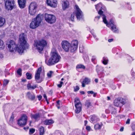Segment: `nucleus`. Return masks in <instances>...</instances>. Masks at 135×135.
<instances>
[{
    "label": "nucleus",
    "instance_id": "obj_1",
    "mask_svg": "<svg viewBox=\"0 0 135 135\" xmlns=\"http://www.w3.org/2000/svg\"><path fill=\"white\" fill-rule=\"evenodd\" d=\"M47 54V52L45 53V62L49 66L52 65L57 63L59 61L61 58L60 56L58 54L55 48L52 49L50 54L51 57L48 60H47V57L48 56Z\"/></svg>",
    "mask_w": 135,
    "mask_h": 135
},
{
    "label": "nucleus",
    "instance_id": "obj_2",
    "mask_svg": "<svg viewBox=\"0 0 135 135\" xmlns=\"http://www.w3.org/2000/svg\"><path fill=\"white\" fill-rule=\"evenodd\" d=\"M26 35L24 33H21L19 36L20 44L18 47V52L20 54L23 52L24 50L27 47L26 41Z\"/></svg>",
    "mask_w": 135,
    "mask_h": 135
},
{
    "label": "nucleus",
    "instance_id": "obj_3",
    "mask_svg": "<svg viewBox=\"0 0 135 135\" xmlns=\"http://www.w3.org/2000/svg\"><path fill=\"white\" fill-rule=\"evenodd\" d=\"M42 21V14H38L36 17L34 18L31 23L30 27L32 29H35L41 25Z\"/></svg>",
    "mask_w": 135,
    "mask_h": 135
},
{
    "label": "nucleus",
    "instance_id": "obj_4",
    "mask_svg": "<svg viewBox=\"0 0 135 135\" xmlns=\"http://www.w3.org/2000/svg\"><path fill=\"white\" fill-rule=\"evenodd\" d=\"M102 16L103 21L104 23L106 25L107 27H110L111 30L114 32H117L118 31V30L116 28V26L114 24V22L113 20H111L108 23L106 19V16L104 15H103Z\"/></svg>",
    "mask_w": 135,
    "mask_h": 135
},
{
    "label": "nucleus",
    "instance_id": "obj_5",
    "mask_svg": "<svg viewBox=\"0 0 135 135\" xmlns=\"http://www.w3.org/2000/svg\"><path fill=\"white\" fill-rule=\"evenodd\" d=\"M6 9L8 11H11L16 7L14 0H4Z\"/></svg>",
    "mask_w": 135,
    "mask_h": 135
},
{
    "label": "nucleus",
    "instance_id": "obj_6",
    "mask_svg": "<svg viewBox=\"0 0 135 135\" xmlns=\"http://www.w3.org/2000/svg\"><path fill=\"white\" fill-rule=\"evenodd\" d=\"M38 5L35 2H31L28 7V12L30 15H34L35 14Z\"/></svg>",
    "mask_w": 135,
    "mask_h": 135
},
{
    "label": "nucleus",
    "instance_id": "obj_7",
    "mask_svg": "<svg viewBox=\"0 0 135 135\" xmlns=\"http://www.w3.org/2000/svg\"><path fill=\"white\" fill-rule=\"evenodd\" d=\"M6 44L8 45V48L10 52H13L14 51L16 50L18 51V47L19 45L18 44L17 45L13 41L10 40L7 42Z\"/></svg>",
    "mask_w": 135,
    "mask_h": 135
},
{
    "label": "nucleus",
    "instance_id": "obj_8",
    "mask_svg": "<svg viewBox=\"0 0 135 135\" xmlns=\"http://www.w3.org/2000/svg\"><path fill=\"white\" fill-rule=\"evenodd\" d=\"M45 18L47 22L50 24L54 23L56 20V17L55 15L47 13L45 14Z\"/></svg>",
    "mask_w": 135,
    "mask_h": 135
},
{
    "label": "nucleus",
    "instance_id": "obj_9",
    "mask_svg": "<svg viewBox=\"0 0 135 135\" xmlns=\"http://www.w3.org/2000/svg\"><path fill=\"white\" fill-rule=\"evenodd\" d=\"M126 100L124 98H118L114 100V104L116 107H121L126 103Z\"/></svg>",
    "mask_w": 135,
    "mask_h": 135
},
{
    "label": "nucleus",
    "instance_id": "obj_10",
    "mask_svg": "<svg viewBox=\"0 0 135 135\" xmlns=\"http://www.w3.org/2000/svg\"><path fill=\"white\" fill-rule=\"evenodd\" d=\"M74 102L76 108L75 112L76 113H79L81 110V104L79 101V98H76L75 99Z\"/></svg>",
    "mask_w": 135,
    "mask_h": 135
},
{
    "label": "nucleus",
    "instance_id": "obj_11",
    "mask_svg": "<svg viewBox=\"0 0 135 135\" xmlns=\"http://www.w3.org/2000/svg\"><path fill=\"white\" fill-rule=\"evenodd\" d=\"M75 7V10L74 13L75 14L77 19L79 20H80L83 18V12L78 5H76Z\"/></svg>",
    "mask_w": 135,
    "mask_h": 135
},
{
    "label": "nucleus",
    "instance_id": "obj_12",
    "mask_svg": "<svg viewBox=\"0 0 135 135\" xmlns=\"http://www.w3.org/2000/svg\"><path fill=\"white\" fill-rule=\"evenodd\" d=\"M78 42L77 40L72 41L70 44V52H73L75 51L78 47Z\"/></svg>",
    "mask_w": 135,
    "mask_h": 135
},
{
    "label": "nucleus",
    "instance_id": "obj_13",
    "mask_svg": "<svg viewBox=\"0 0 135 135\" xmlns=\"http://www.w3.org/2000/svg\"><path fill=\"white\" fill-rule=\"evenodd\" d=\"M27 116L25 114L23 115L21 118L18 121V124L20 126H25L27 121Z\"/></svg>",
    "mask_w": 135,
    "mask_h": 135
},
{
    "label": "nucleus",
    "instance_id": "obj_14",
    "mask_svg": "<svg viewBox=\"0 0 135 135\" xmlns=\"http://www.w3.org/2000/svg\"><path fill=\"white\" fill-rule=\"evenodd\" d=\"M95 8L97 11H98L99 9V11L98 12V14L100 15L102 17V15H103V11L102 10H105L106 9V8L103 5H102L101 3H99L95 5Z\"/></svg>",
    "mask_w": 135,
    "mask_h": 135
},
{
    "label": "nucleus",
    "instance_id": "obj_15",
    "mask_svg": "<svg viewBox=\"0 0 135 135\" xmlns=\"http://www.w3.org/2000/svg\"><path fill=\"white\" fill-rule=\"evenodd\" d=\"M62 48L66 52L70 51V44L68 41L64 40L61 42Z\"/></svg>",
    "mask_w": 135,
    "mask_h": 135
},
{
    "label": "nucleus",
    "instance_id": "obj_16",
    "mask_svg": "<svg viewBox=\"0 0 135 135\" xmlns=\"http://www.w3.org/2000/svg\"><path fill=\"white\" fill-rule=\"evenodd\" d=\"M34 46L40 53H42L41 51L42 50V41H35Z\"/></svg>",
    "mask_w": 135,
    "mask_h": 135
},
{
    "label": "nucleus",
    "instance_id": "obj_17",
    "mask_svg": "<svg viewBox=\"0 0 135 135\" xmlns=\"http://www.w3.org/2000/svg\"><path fill=\"white\" fill-rule=\"evenodd\" d=\"M41 70L42 68L41 67H40L38 69L35 74V80L38 83H40L41 82V81L40 80V73Z\"/></svg>",
    "mask_w": 135,
    "mask_h": 135
},
{
    "label": "nucleus",
    "instance_id": "obj_18",
    "mask_svg": "<svg viewBox=\"0 0 135 135\" xmlns=\"http://www.w3.org/2000/svg\"><path fill=\"white\" fill-rule=\"evenodd\" d=\"M46 3L48 6L55 8L57 5L56 0H46Z\"/></svg>",
    "mask_w": 135,
    "mask_h": 135
},
{
    "label": "nucleus",
    "instance_id": "obj_19",
    "mask_svg": "<svg viewBox=\"0 0 135 135\" xmlns=\"http://www.w3.org/2000/svg\"><path fill=\"white\" fill-rule=\"evenodd\" d=\"M99 119L97 116L93 115L90 117V121L92 123H95L99 121Z\"/></svg>",
    "mask_w": 135,
    "mask_h": 135
},
{
    "label": "nucleus",
    "instance_id": "obj_20",
    "mask_svg": "<svg viewBox=\"0 0 135 135\" xmlns=\"http://www.w3.org/2000/svg\"><path fill=\"white\" fill-rule=\"evenodd\" d=\"M18 3L20 7L21 8H23L25 6L26 0H18Z\"/></svg>",
    "mask_w": 135,
    "mask_h": 135
},
{
    "label": "nucleus",
    "instance_id": "obj_21",
    "mask_svg": "<svg viewBox=\"0 0 135 135\" xmlns=\"http://www.w3.org/2000/svg\"><path fill=\"white\" fill-rule=\"evenodd\" d=\"M90 82V79L88 78H86L81 83L83 87L85 86V84H88Z\"/></svg>",
    "mask_w": 135,
    "mask_h": 135
},
{
    "label": "nucleus",
    "instance_id": "obj_22",
    "mask_svg": "<svg viewBox=\"0 0 135 135\" xmlns=\"http://www.w3.org/2000/svg\"><path fill=\"white\" fill-rule=\"evenodd\" d=\"M69 2L67 1H64L62 4V9L65 10L66 9L69 7Z\"/></svg>",
    "mask_w": 135,
    "mask_h": 135
},
{
    "label": "nucleus",
    "instance_id": "obj_23",
    "mask_svg": "<svg viewBox=\"0 0 135 135\" xmlns=\"http://www.w3.org/2000/svg\"><path fill=\"white\" fill-rule=\"evenodd\" d=\"M31 117L32 118H33L36 120H38L40 119V115L39 114H31Z\"/></svg>",
    "mask_w": 135,
    "mask_h": 135
},
{
    "label": "nucleus",
    "instance_id": "obj_24",
    "mask_svg": "<svg viewBox=\"0 0 135 135\" xmlns=\"http://www.w3.org/2000/svg\"><path fill=\"white\" fill-rule=\"evenodd\" d=\"M103 126L102 123H101L100 124H97L94 125V129L97 130L100 129Z\"/></svg>",
    "mask_w": 135,
    "mask_h": 135
},
{
    "label": "nucleus",
    "instance_id": "obj_25",
    "mask_svg": "<svg viewBox=\"0 0 135 135\" xmlns=\"http://www.w3.org/2000/svg\"><path fill=\"white\" fill-rule=\"evenodd\" d=\"M54 121L52 119L46 120L44 122V124L46 125H50L53 123Z\"/></svg>",
    "mask_w": 135,
    "mask_h": 135
},
{
    "label": "nucleus",
    "instance_id": "obj_26",
    "mask_svg": "<svg viewBox=\"0 0 135 135\" xmlns=\"http://www.w3.org/2000/svg\"><path fill=\"white\" fill-rule=\"evenodd\" d=\"M27 96L30 99L34 100L35 98V96L34 94H31L30 92L27 93Z\"/></svg>",
    "mask_w": 135,
    "mask_h": 135
},
{
    "label": "nucleus",
    "instance_id": "obj_27",
    "mask_svg": "<svg viewBox=\"0 0 135 135\" xmlns=\"http://www.w3.org/2000/svg\"><path fill=\"white\" fill-rule=\"evenodd\" d=\"M5 22L4 18L0 16V27L2 26Z\"/></svg>",
    "mask_w": 135,
    "mask_h": 135
},
{
    "label": "nucleus",
    "instance_id": "obj_28",
    "mask_svg": "<svg viewBox=\"0 0 135 135\" xmlns=\"http://www.w3.org/2000/svg\"><path fill=\"white\" fill-rule=\"evenodd\" d=\"M27 86L28 89H33L36 87V85H31L30 84H28Z\"/></svg>",
    "mask_w": 135,
    "mask_h": 135
},
{
    "label": "nucleus",
    "instance_id": "obj_29",
    "mask_svg": "<svg viewBox=\"0 0 135 135\" xmlns=\"http://www.w3.org/2000/svg\"><path fill=\"white\" fill-rule=\"evenodd\" d=\"M5 47V45L3 41L0 39V49H3Z\"/></svg>",
    "mask_w": 135,
    "mask_h": 135
},
{
    "label": "nucleus",
    "instance_id": "obj_30",
    "mask_svg": "<svg viewBox=\"0 0 135 135\" xmlns=\"http://www.w3.org/2000/svg\"><path fill=\"white\" fill-rule=\"evenodd\" d=\"M109 109L111 111L112 114H115L116 112V109L113 107H110L109 108Z\"/></svg>",
    "mask_w": 135,
    "mask_h": 135
},
{
    "label": "nucleus",
    "instance_id": "obj_31",
    "mask_svg": "<svg viewBox=\"0 0 135 135\" xmlns=\"http://www.w3.org/2000/svg\"><path fill=\"white\" fill-rule=\"evenodd\" d=\"M39 130L40 131V135H42V124H40L38 126Z\"/></svg>",
    "mask_w": 135,
    "mask_h": 135
},
{
    "label": "nucleus",
    "instance_id": "obj_32",
    "mask_svg": "<svg viewBox=\"0 0 135 135\" xmlns=\"http://www.w3.org/2000/svg\"><path fill=\"white\" fill-rule=\"evenodd\" d=\"M27 78L28 79H30L32 78V75L31 74L28 73H27L26 74Z\"/></svg>",
    "mask_w": 135,
    "mask_h": 135
},
{
    "label": "nucleus",
    "instance_id": "obj_33",
    "mask_svg": "<svg viewBox=\"0 0 135 135\" xmlns=\"http://www.w3.org/2000/svg\"><path fill=\"white\" fill-rule=\"evenodd\" d=\"M103 60L102 62L103 64L105 65L107 64L108 61V59L107 58H105L104 57L103 58Z\"/></svg>",
    "mask_w": 135,
    "mask_h": 135
},
{
    "label": "nucleus",
    "instance_id": "obj_34",
    "mask_svg": "<svg viewBox=\"0 0 135 135\" xmlns=\"http://www.w3.org/2000/svg\"><path fill=\"white\" fill-rule=\"evenodd\" d=\"M76 68H81L83 69L85 68V66L84 65L81 64L78 65L77 66Z\"/></svg>",
    "mask_w": 135,
    "mask_h": 135
},
{
    "label": "nucleus",
    "instance_id": "obj_35",
    "mask_svg": "<svg viewBox=\"0 0 135 135\" xmlns=\"http://www.w3.org/2000/svg\"><path fill=\"white\" fill-rule=\"evenodd\" d=\"M47 45V41L44 40H43V49L44 47H46Z\"/></svg>",
    "mask_w": 135,
    "mask_h": 135
},
{
    "label": "nucleus",
    "instance_id": "obj_36",
    "mask_svg": "<svg viewBox=\"0 0 135 135\" xmlns=\"http://www.w3.org/2000/svg\"><path fill=\"white\" fill-rule=\"evenodd\" d=\"M85 106L88 108L91 105V104L89 101H87L85 103Z\"/></svg>",
    "mask_w": 135,
    "mask_h": 135
},
{
    "label": "nucleus",
    "instance_id": "obj_37",
    "mask_svg": "<svg viewBox=\"0 0 135 135\" xmlns=\"http://www.w3.org/2000/svg\"><path fill=\"white\" fill-rule=\"evenodd\" d=\"M35 129L33 128H31L29 130V134H33L35 132Z\"/></svg>",
    "mask_w": 135,
    "mask_h": 135
},
{
    "label": "nucleus",
    "instance_id": "obj_38",
    "mask_svg": "<svg viewBox=\"0 0 135 135\" xmlns=\"http://www.w3.org/2000/svg\"><path fill=\"white\" fill-rule=\"evenodd\" d=\"M53 73V71H50L49 72L47 73V76L49 78H50L51 77V75Z\"/></svg>",
    "mask_w": 135,
    "mask_h": 135
},
{
    "label": "nucleus",
    "instance_id": "obj_39",
    "mask_svg": "<svg viewBox=\"0 0 135 135\" xmlns=\"http://www.w3.org/2000/svg\"><path fill=\"white\" fill-rule=\"evenodd\" d=\"M17 73L18 75H22L21 69L20 68L18 69L17 71Z\"/></svg>",
    "mask_w": 135,
    "mask_h": 135
},
{
    "label": "nucleus",
    "instance_id": "obj_40",
    "mask_svg": "<svg viewBox=\"0 0 135 135\" xmlns=\"http://www.w3.org/2000/svg\"><path fill=\"white\" fill-rule=\"evenodd\" d=\"M9 81L7 80H4L3 81V85L6 86L8 83Z\"/></svg>",
    "mask_w": 135,
    "mask_h": 135
},
{
    "label": "nucleus",
    "instance_id": "obj_41",
    "mask_svg": "<svg viewBox=\"0 0 135 135\" xmlns=\"http://www.w3.org/2000/svg\"><path fill=\"white\" fill-rule=\"evenodd\" d=\"M75 15V13L74 12H73L71 15V20L72 21H74Z\"/></svg>",
    "mask_w": 135,
    "mask_h": 135
},
{
    "label": "nucleus",
    "instance_id": "obj_42",
    "mask_svg": "<svg viewBox=\"0 0 135 135\" xmlns=\"http://www.w3.org/2000/svg\"><path fill=\"white\" fill-rule=\"evenodd\" d=\"M43 97L45 99L46 101L47 104H49V102L48 101L47 98V97L46 95L45 94H44Z\"/></svg>",
    "mask_w": 135,
    "mask_h": 135
},
{
    "label": "nucleus",
    "instance_id": "obj_43",
    "mask_svg": "<svg viewBox=\"0 0 135 135\" xmlns=\"http://www.w3.org/2000/svg\"><path fill=\"white\" fill-rule=\"evenodd\" d=\"M79 88L78 86H76L75 88L74 89V91H78L79 90Z\"/></svg>",
    "mask_w": 135,
    "mask_h": 135
},
{
    "label": "nucleus",
    "instance_id": "obj_44",
    "mask_svg": "<svg viewBox=\"0 0 135 135\" xmlns=\"http://www.w3.org/2000/svg\"><path fill=\"white\" fill-rule=\"evenodd\" d=\"M86 128L87 130L89 131H90L91 129L90 127L89 126H86Z\"/></svg>",
    "mask_w": 135,
    "mask_h": 135
},
{
    "label": "nucleus",
    "instance_id": "obj_45",
    "mask_svg": "<svg viewBox=\"0 0 135 135\" xmlns=\"http://www.w3.org/2000/svg\"><path fill=\"white\" fill-rule=\"evenodd\" d=\"M13 119H14L13 116V115H12L11 116V118H10V122H12L13 121Z\"/></svg>",
    "mask_w": 135,
    "mask_h": 135
},
{
    "label": "nucleus",
    "instance_id": "obj_46",
    "mask_svg": "<svg viewBox=\"0 0 135 135\" xmlns=\"http://www.w3.org/2000/svg\"><path fill=\"white\" fill-rule=\"evenodd\" d=\"M91 33L93 35V36L94 38L96 39H97V38H96V35L95 34L94 32H91Z\"/></svg>",
    "mask_w": 135,
    "mask_h": 135
},
{
    "label": "nucleus",
    "instance_id": "obj_47",
    "mask_svg": "<svg viewBox=\"0 0 135 135\" xmlns=\"http://www.w3.org/2000/svg\"><path fill=\"white\" fill-rule=\"evenodd\" d=\"M87 93L88 94H93L94 93V92L92 91H88Z\"/></svg>",
    "mask_w": 135,
    "mask_h": 135
},
{
    "label": "nucleus",
    "instance_id": "obj_48",
    "mask_svg": "<svg viewBox=\"0 0 135 135\" xmlns=\"http://www.w3.org/2000/svg\"><path fill=\"white\" fill-rule=\"evenodd\" d=\"M130 119H128L126 122V124H129L130 123Z\"/></svg>",
    "mask_w": 135,
    "mask_h": 135
},
{
    "label": "nucleus",
    "instance_id": "obj_49",
    "mask_svg": "<svg viewBox=\"0 0 135 135\" xmlns=\"http://www.w3.org/2000/svg\"><path fill=\"white\" fill-rule=\"evenodd\" d=\"M39 100H40L42 98V96L41 95H38L37 96Z\"/></svg>",
    "mask_w": 135,
    "mask_h": 135
},
{
    "label": "nucleus",
    "instance_id": "obj_50",
    "mask_svg": "<svg viewBox=\"0 0 135 135\" xmlns=\"http://www.w3.org/2000/svg\"><path fill=\"white\" fill-rule=\"evenodd\" d=\"M100 18V16H97L95 17V20H98V19H99Z\"/></svg>",
    "mask_w": 135,
    "mask_h": 135
},
{
    "label": "nucleus",
    "instance_id": "obj_51",
    "mask_svg": "<svg viewBox=\"0 0 135 135\" xmlns=\"http://www.w3.org/2000/svg\"><path fill=\"white\" fill-rule=\"evenodd\" d=\"M113 41V39H109L108 40V41L109 42H111Z\"/></svg>",
    "mask_w": 135,
    "mask_h": 135
},
{
    "label": "nucleus",
    "instance_id": "obj_52",
    "mask_svg": "<svg viewBox=\"0 0 135 135\" xmlns=\"http://www.w3.org/2000/svg\"><path fill=\"white\" fill-rule=\"evenodd\" d=\"M80 93L82 94H85V92L83 91H80Z\"/></svg>",
    "mask_w": 135,
    "mask_h": 135
},
{
    "label": "nucleus",
    "instance_id": "obj_53",
    "mask_svg": "<svg viewBox=\"0 0 135 135\" xmlns=\"http://www.w3.org/2000/svg\"><path fill=\"white\" fill-rule=\"evenodd\" d=\"M96 58V57L95 56H93L92 59V61H93Z\"/></svg>",
    "mask_w": 135,
    "mask_h": 135
},
{
    "label": "nucleus",
    "instance_id": "obj_54",
    "mask_svg": "<svg viewBox=\"0 0 135 135\" xmlns=\"http://www.w3.org/2000/svg\"><path fill=\"white\" fill-rule=\"evenodd\" d=\"M62 86V85L60 84H58L57 85V86L59 88H61Z\"/></svg>",
    "mask_w": 135,
    "mask_h": 135
},
{
    "label": "nucleus",
    "instance_id": "obj_55",
    "mask_svg": "<svg viewBox=\"0 0 135 135\" xmlns=\"http://www.w3.org/2000/svg\"><path fill=\"white\" fill-rule=\"evenodd\" d=\"M93 94V96L94 97H96V95L97 93H94V94Z\"/></svg>",
    "mask_w": 135,
    "mask_h": 135
},
{
    "label": "nucleus",
    "instance_id": "obj_56",
    "mask_svg": "<svg viewBox=\"0 0 135 135\" xmlns=\"http://www.w3.org/2000/svg\"><path fill=\"white\" fill-rule=\"evenodd\" d=\"M124 129V128L123 127H122L120 129V131L122 132L123 131Z\"/></svg>",
    "mask_w": 135,
    "mask_h": 135
},
{
    "label": "nucleus",
    "instance_id": "obj_57",
    "mask_svg": "<svg viewBox=\"0 0 135 135\" xmlns=\"http://www.w3.org/2000/svg\"><path fill=\"white\" fill-rule=\"evenodd\" d=\"M98 81V80L97 79H96L95 80V81L96 83H97Z\"/></svg>",
    "mask_w": 135,
    "mask_h": 135
},
{
    "label": "nucleus",
    "instance_id": "obj_58",
    "mask_svg": "<svg viewBox=\"0 0 135 135\" xmlns=\"http://www.w3.org/2000/svg\"><path fill=\"white\" fill-rule=\"evenodd\" d=\"M85 123V126L86 124H87V121L86 120H85L84 121Z\"/></svg>",
    "mask_w": 135,
    "mask_h": 135
},
{
    "label": "nucleus",
    "instance_id": "obj_59",
    "mask_svg": "<svg viewBox=\"0 0 135 135\" xmlns=\"http://www.w3.org/2000/svg\"><path fill=\"white\" fill-rule=\"evenodd\" d=\"M132 129L134 130H135V126H133L132 127Z\"/></svg>",
    "mask_w": 135,
    "mask_h": 135
},
{
    "label": "nucleus",
    "instance_id": "obj_60",
    "mask_svg": "<svg viewBox=\"0 0 135 135\" xmlns=\"http://www.w3.org/2000/svg\"><path fill=\"white\" fill-rule=\"evenodd\" d=\"M110 99V97H107V99L108 100H109Z\"/></svg>",
    "mask_w": 135,
    "mask_h": 135
},
{
    "label": "nucleus",
    "instance_id": "obj_61",
    "mask_svg": "<svg viewBox=\"0 0 135 135\" xmlns=\"http://www.w3.org/2000/svg\"><path fill=\"white\" fill-rule=\"evenodd\" d=\"M60 84L61 85H62L63 84V83L62 81H60Z\"/></svg>",
    "mask_w": 135,
    "mask_h": 135
},
{
    "label": "nucleus",
    "instance_id": "obj_62",
    "mask_svg": "<svg viewBox=\"0 0 135 135\" xmlns=\"http://www.w3.org/2000/svg\"><path fill=\"white\" fill-rule=\"evenodd\" d=\"M59 102H60V101H58L57 102V103L58 104H59Z\"/></svg>",
    "mask_w": 135,
    "mask_h": 135
},
{
    "label": "nucleus",
    "instance_id": "obj_63",
    "mask_svg": "<svg viewBox=\"0 0 135 135\" xmlns=\"http://www.w3.org/2000/svg\"><path fill=\"white\" fill-rule=\"evenodd\" d=\"M44 129L43 127V133H42L43 134V133H44Z\"/></svg>",
    "mask_w": 135,
    "mask_h": 135
},
{
    "label": "nucleus",
    "instance_id": "obj_64",
    "mask_svg": "<svg viewBox=\"0 0 135 135\" xmlns=\"http://www.w3.org/2000/svg\"><path fill=\"white\" fill-rule=\"evenodd\" d=\"M132 135H135V133H133Z\"/></svg>",
    "mask_w": 135,
    "mask_h": 135
}]
</instances>
